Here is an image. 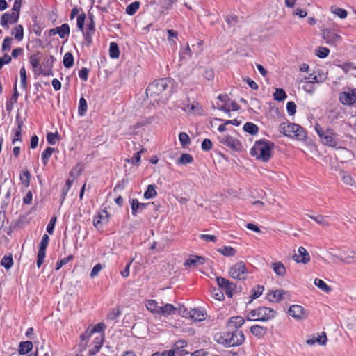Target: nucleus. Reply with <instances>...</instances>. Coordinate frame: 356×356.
<instances>
[{"label": "nucleus", "instance_id": "nucleus-1", "mask_svg": "<svg viewBox=\"0 0 356 356\" xmlns=\"http://www.w3.org/2000/svg\"><path fill=\"white\" fill-rule=\"evenodd\" d=\"M172 80L169 78L155 80L147 86L146 95L152 102L165 104L172 94Z\"/></svg>", "mask_w": 356, "mask_h": 356}, {"label": "nucleus", "instance_id": "nucleus-2", "mask_svg": "<svg viewBox=\"0 0 356 356\" xmlns=\"http://www.w3.org/2000/svg\"><path fill=\"white\" fill-rule=\"evenodd\" d=\"M277 316V311L267 307H261L250 311L247 316L248 321H268Z\"/></svg>", "mask_w": 356, "mask_h": 356}, {"label": "nucleus", "instance_id": "nucleus-3", "mask_svg": "<svg viewBox=\"0 0 356 356\" xmlns=\"http://www.w3.org/2000/svg\"><path fill=\"white\" fill-rule=\"evenodd\" d=\"M273 145L267 142H256L250 150L252 156L263 162L268 161L271 157Z\"/></svg>", "mask_w": 356, "mask_h": 356}, {"label": "nucleus", "instance_id": "nucleus-4", "mask_svg": "<svg viewBox=\"0 0 356 356\" xmlns=\"http://www.w3.org/2000/svg\"><path fill=\"white\" fill-rule=\"evenodd\" d=\"M279 129L284 136L302 140L306 138V134L300 126L288 122H282L279 126Z\"/></svg>", "mask_w": 356, "mask_h": 356}, {"label": "nucleus", "instance_id": "nucleus-5", "mask_svg": "<svg viewBox=\"0 0 356 356\" xmlns=\"http://www.w3.org/2000/svg\"><path fill=\"white\" fill-rule=\"evenodd\" d=\"M315 129L323 145L332 147L337 146V141L335 138L336 134L332 129H327L326 130H323L319 124L315 125Z\"/></svg>", "mask_w": 356, "mask_h": 356}, {"label": "nucleus", "instance_id": "nucleus-6", "mask_svg": "<svg viewBox=\"0 0 356 356\" xmlns=\"http://www.w3.org/2000/svg\"><path fill=\"white\" fill-rule=\"evenodd\" d=\"M105 328V325L103 323H99L95 325L92 328L87 329L83 334L81 335L80 349L83 351L88 346L89 339L94 335L95 333L100 332Z\"/></svg>", "mask_w": 356, "mask_h": 356}, {"label": "nucleus", "instance_id": "nucleus-7", "mask_svg": "<svg viewBox=\"0 0 356 356\" xmlns=\"http://www.w3.org/2000/svg\"><path fill=\"white\" fill-rule=\"evenodd\" d=\"M229 275L233 279L238 280H245L248 276V270L245 266V264L242 261H239L232 266L229 270Z\"/></svg>", "mask_w": 356, "mask_h": 356}, {"label": "nucleus", "instance_id": "nucleus-8", "mask_svg": "<svg viewBox=\"0 0 356 356\" xmlns=\"http://www.w3.org/2000/svg\"><path fill=\"white\" fill-rule=\"evenodd\" d=\"M288 314L296 321H303L308 317L309 313L302 306L293 305L289 307Z\"/></svg>", "mask_w": 356, "mask_h": 356}, {"label": "nucleus", "instance_id": "nucleus-9", "mask_svg": "<svg viewBox=\"0 0 356 356\" xmlns=\"http://www.w3.org/2000/svg\"><path fill=\"white\" fill-rule=\"evenodd\" d=\"M41 60V54L38 52L33 55H31L29 58L30 63L33 67V70L35 74H43L44 75H50L52 74L51 71L49 72H44L41 65L40 64V61Z\"/></svg>", "mask_w": 356, "mask_h": 356}, {"label": "nucleus", "instance_id": "nucleus-10", "mask_svg": "<svg viewBox=\"0 0 356 356\" xmlns=\"http://www.w3.org/2000/svg\"><path fill=\"white\" fill-rule=\"evenodd\" d=\"M340 102L346 106H351L356 102V89H347L339 94Z\"/></svg>", "mask_w": 356, "mask_h": 356}, {"label": "nucleus", "instance_id": "nucleus-11", "mask_svg": "<svg viewBox=\"0 0 356 356\" xmlns=\"http://www.w3.org/2000/svg\"><path fill=\"white\" fill-rule=\"evenodd\" d=\"M245 339L244 334L242 331L236 330L232 334H228L225 339L229 346H235L241 344Z\"/></svg>", "mask_w": 356, "mask_h": 356}, {"label": "nucleus", "instance_id": "nucleus-12", "mask_svg": "<svg viewBox=\"0 0 356 356\" xmlns=\"http://www.w3.org/2000/svg\"><path fill=\"white\" fill-rule=\"evenodd\" d=\"M182 109L188 114L202 115L203 113V109L198 103L191 102L188 99L182 102Z\"/></svg>", "mask_w": 356, "mask_h": 356}, {"label": "nucleus", "instance_id": "nucleus-13", "mask_svg": "<svg viewBox=\"0 0 356 356\" xmlns=\"http://www.w3.org/2000/svg\"><path fill=\"white\" fill-rule=\"evenodd\" d=\"M322 35L326 43L329 44H337L341 41V37L331 29H324Z\"/></svg>", "mask_w": 356, "mask_h": 356}, {"label": "nucleus", "instance_id": "nucleus-14", "mask_svg": "<svg viewBox=\"0 0 356 356\" xmlns=\"http://www.w3.org/2000/svg\"><path fill=\"white\" fill-rule=\"evenodd\" d=\"M108 214L106 209H103L94 217L93 225L97 229H100L108 222Z\"/></svg>", "mask_w": 356, "mask_h": 356}, {"label": "nucleus", "instance_id": "nucleus-15", "mask_svg": "<svg viewBox=\"0 0 356 356\" xmlns=\"http://www.w3.org/2000/svg\"><path fill=\"white\" fill-rule=\"evenodd\" d=\"M218 138L220 143L227 145V147H229L233 149H238L241 147L240 142L237 139L230 136L223 134L222 136H219Z\"/></svg>", "mask_w": 356, "mask_h": 356}, {"label": "nucleus", "instance_id": "nucleus-16", "mask_svg": "<svg viewBox=\"0 0 356 356\" xmlns=\"http://www.w3.org/2000/svg\"><path fill=\"white\" fill-rule=\"evenodd\" d=\"M293 259L297 263L307 264L310 261V256L305 248L300 247L298 252L293 255Z\"/></svg>", "mask_w": 356, "mask_h": 356}, {"label": "nucleus", "instance_id": "nucleus-17", "mask_svg": "<svg viewBox=\"0 0 356 356\" xmlns=\"http://www.w3.org/2000/svg\"><path fill=\"white\" fill-rule=\"evenodd\" d=\"M159 309L158 315L163 317H168L169 316L175 314L177 311V307L169 303L163 304L160 306Z\"/></svg>", "mask_w": 356, "mask_h": 356}, {"label": "nucleus", "instance_id": "nucleus-18", "mask_svg": "<svg viewBox=\"0 0 356 356\" xmlns=\"http://www.w3.org/2000/svg\"><path fill=\"white\" fill-rule=\"evenodd\" d=\"M16 123H17V128L14 130V136L12 140V143L13 145L16 144L17 143H21L22 142V127L24 124L23 121L19 118V115H17L16 117Z\"/></svg>", "mask_w": 356, "mask_h": 356}, {"label": "nucleus", "instance_id": "nucleus-19", "mask_svg": "<svg viewBox=\"0 0 356 356\" xmlns=\"http://www.w3.org/2000/svg\"><path fill=\"white\" fill-rule=\"evenodd\" d=\"M286 294L287 292L282 289L271 291L267 294V298L271 302H278L281 301Z\"/></svg>", "mask_w": 356, "mask_h": 356}, {"label": "nucleus", "instance_id": "nucleus-20", "mask_svg": "<svg viewBox=\"0 0 356 356\" xmlns=\"http://www.w3.org/2000/svg\"><path fill=\"white\" fill-rule=\"evenodd\" d=\"M187 345V342L185 340H179L177 341L173 346L172 349L175 350V353L178 356H185L188 353L184 349V347H186Z\"/></svg>", "mask_w": 356, "mask_h": 356}, {"label": "nucleus", "instance_id": "nucleus-21", "mask_svg": "<svg viewBox=\"0 0 356 356\" xmlns=\"http://www.w3.org/2000/svg\"><path fill=\"white\" fill-rule=\"evenodd\" d=\"M147 205V204L139 202L137 199H132L131 201L132 215L136 216L138 213H141L146 209Z\"/></svg>", "mask_w": 356, "mask_h": 356}, {"label": "nucleus", "instance_id": "nucleus-22", "mask_svg": "<svg viewBox=\"0 0 356 356\" xmlns=\"http://www.w3.org/2000/svg\"><path fill=\"white\" fill-rule=\"evenodd\" d=\"M104 341V336L98 334L95 337L93 341V347L89 350V355H95L100 350Z\"/></svg>", "mask_w": 356, "mask_h": 356}, {"label": "nucleus", "instance_id": "nucleus-23", "mask_svg": "<svg viewBox=\"0 0 356 356\" xmlns=\"http://www.w3.org/2000/svg\"><path fill=\"white\" fill-rule=\"evenodd\" d=\"M327 341V339L326 334L325 332H322L321 334L314 336L312 339L307 340L306 343L309 346H312L316 343H318L320 346H323L326 344Z\"/></svg>", "mask_w": 356, "mask_h": 356}, {"label": "nucleus", "instance_id": "nucleus-24", "mask_svg": "<svg viewBox=\"0 0 356 356\" xmlns=\"http://www.w3.org/2000/svg\"><path fill=\"white\" fill-rule=\"evenodd\" d=\"M205 259L202 257L192 255L184 262L185 266L195 267L204 263Z\"/></svg>", "mask_w": 356, "mask_h": 356}, {"label": "nucleus", "instance_id": "nucleus-25", "mask_svg": "<svg viewBox=\"0 0 356 356\" xmlns=\"http://www.w3.org/2000/svg\"><path fill=\"white\" fill-rule=\"evenodd\" d=\"M244 323V318L240 316H233L227 322V327L229 329H238Z\"/></svg>", "mask_w": 356, "mask_h": 356}, {"label": "nucleus", "instance_id": "nucleus-26", "mask_svg": "<svg viewBox=\"0 0 356 356\" xmlns=\"http://www.w3.org/2000/svg\"><path fill=\"white\" fill-rule=\"evenodd\" d=\"M145 307L152 314L154 315H158L160 306L156 300L152 299L146 300Z\"/></svg>", "mask_w": 356, "mask_h": 356}, {"label": "nucleus", "instance_id": "nucleus-27", "mask_svg": "<svg viewBox=\"0 0 356 356\" xmlns=\"http://www.w3.org/2000/svg\"><path fill=\"white\" fill-rule=\"evenodd\" d=\"M340 174L344 184L350 186H356L355 179L349 172L342 170Z\"/></svg>", "mask_w": 356, "mask_h": 356}, {"label": "nucleus", "instance_id": "nucleus-28", "mask_svg": "<svg viewBox=\"0 0 356 356\" xmlns=\"http://www.w3.org/2000/svg\"><path fill=\"white\" fill-rule=\"evenodd\" d=\"M18 19H13V13H6L1 17V25L4 28H8V23L15 24L17 22Z\"/></svg>", "mask_w": 356, "mask_h": 356}, {"label": "nucleus", "instance_id": "nucleus-29", "mask_svg": "<svg viewBox=\"0 0 356 356\" xmlns=\"http://www.w3.org/2000/svg\"><path fill=\"white\" fill-rule=\"evenodd\" d=\"M191 314L190 318L195 321H202L206 318V314L198 309H191Z\"/></svg>", "mask_w": 356, "mask_h": 356}, {"label": "nucleus", "instance_id": "nucleus-30", "mask_svg": "<svg viewBox=\"0 0 356 356\" xmlns=\"http://www.w3.org/2000/svg\"><path fill=\"white\" fill-rule=\"evenodd\" d=\"M251 333L258 338L263 337L267 332V329L261 325H254L250 327Z\"/></svg>", "mask_w": 356, "mask_h": 356}, {"label": "nucleus", "instance_id": "nucleus-31", "mask_svg": "<svg viewBox=\"0 0 356 356\" xmlns=\"http://www.w3.org/2000/svg\"><path fill=\"white\" fill-rule=\"evenodd\" d=\"M272 269L277 276H284L286 272L285 266L280 261L273 263Z\"/></svg>", "mask_w": 356, "mask_h": 356}, {"label": "nucleus", "instance_id": "nucleus-32", "mask_svg": "<svg viewBox=\"0 0 356 356\" xmlns=\"http://www.w3.org/2000/svg\"><path fill=\"white\" fill-rule=\"evenodd\" d=\"M307 216L309 218L313 219L318 224H319V225H321L322 226H324V227L330 226V222L328 221V217L327 216H322V215H318V216H312V215H309V214H308Z\"/></svg>", "mask_w": 356, "mask_h": 356}, {"label": "nucleus", "instance_id": "nucleus-33", "mask_svg": "<svg viewBox=\"0 0 356 356\" xmlns=\"http://www.w3.org/2000/svg\"><path fill=\"white\" fill-rule=\"evenodd\" d=\"M33 348L32 342L27 341L21 342L19 346V353L20 355H25L28 353Z\"/></svg>", "mask_w": 356, "mask_h": 356}, {"label": "nucleus", "instance_id": "nucleus-34", "mask_svg": "<svg viewBox=\"0 0 356 356\" xmlns=\"http://www.w3.org/2000/svg\"><path fill=\"white\" fill-rule=\"evenodd\" d=\"M218 252L225 257H234L236 254V250L230 246H224L222 248L218 249Z\"/></svg>", "mask_w": 356, "mask_h": 356}, {"label": "nucleus", "instance_id": "nucleus-35", "mask_svg": "<svg viewBox=\"0 0 356 356\" xmlns=\"http://www.w3.org/2000/svg\"><path fill=\"white\" fill-rule=\"evenodd\" d=\"M314 284L318 289H320L321 290L325 293H329L331 291V287L329 286L323 280L321 279L316 278L314 280Z\"/></svg>", "mask_w": 356, "mask_h": 356}, {"label": "nucleus", "instance_id": "nucleus-36", "mask_svg": "<svg viewBox=\"0 0 356 356\" xmlns=\"http://www.w3.org/2000/svg\"><path fill=\"white\" fill-rule=\"evenodd\" d=\"M156 195V186L152 184L148 185L146 191L144 193V197L146 199H152L155 197Z\"/></svg>", "mask_w": 356, "mask_h": 356}, {"label": "nucleus", "instance_id": "nucleus-37", "mask_svg": "<svg viewBox=\"0 0 356 356\" xmlns=\"http://www.w3.org/2000/svg\"><path fill=\"white\" fill-rule=\"evenodd\" d=\"M55 30L57 34H58L61 38H63L65 35L69 34L70 26L67 24H63L60 26L55 28Z\"/></svg>", "mask_w": 356, "mask_h": 356}, {"label": "nucleus", "instance_id": "nucleus-38", "mask_svg": "<svg viewBox=\"0 0 356 356\" xmlns=\"http://www.w3.org/2000/svg\"><path fill=\"white\" fill-rule=\"evenodd\" d=\"M217 108L219 110H221V111H225V112H226L227 113H229L231 109L232 111H237V110H238L239 106L237 104V103L232 102L230 106L229 105H227V104L218 105Z\"/></svg>", "mask_w": 356, "mask_h": 356}, {"label": "nucleus", "instance_id": "nucleus-39", "mask_svg": "<svg viewBox=\"0 0 356 356\" xmlns=\"http://www.w3.org/2000/svg\"><path fill=\"white\" fill-rule=\"evenodd\" d=\"M12 34L15 35V38L18 41H21L24 37L23 26L22 25H17L13 30Z\"/></svg>", "mask_w": 356, "mask_h": 356}, {"label": "nucleus", "instance_id": "nucleus-40", "mask_svg": "<svg viewBox=\"0 0 356 356\" xmlns=\"http://www.w3.org/2000/svg\"><path fill=\"white\" fill-rule=\"evenodd\" d=\"M109 55L112 58H118L120 56V51L115 42H111L109 48Z\"/></svg>", "mask_w": 356, "mask_h": 356}, {"label": "nucleus", "instance_id": "nucleus-41", "mask_svg": "<svg viewBox=\"0 0 356 356\" xmlns=\"http://www.w3.org/2000/svg\"><path fill=\"white\" fill-rule=\"evenodd\" d=\"M54 151V148L49 147L42 153V160L44 165H47L49 159Z\"/></svg>", "mask_w": 356, "mask_h": 356}, {"label": "nucleus", "instance_id": "nucleus-42", "mask_svg": "<svg viewBox=\"0 0 356 356\" xmlns=\"http://www.w3.org/2000/svg\"><path fill=\"white\" fill-rule=\"evenodd\" d=\"M193 161V156L189 154H182L177 161V163L180 165H186Z\"/></svg>", "mask_w": 356, "mask_h": 356}, {"label": "nucleus", "instance_id": "nucleus-43", "mask_svg": "<svg viewBox=\"0 0 356 356\" xmlns=\"http://www.w3.org/2000/svg\"><path fill=\"white\" fill-rule=\"evenodd\" d=\"M21 7V0H15L12 8L13 18V19H19V11Z\"/></svg>", "mask_w": 356, "mask_h": 356}, {"label": "nucleus", "instance_id": "nucleus-44", "mask_svg": "<svg viewBox=\"0 0 356 356\" xmlns=\"http://www.w3.org/2000/svg\"><path fill=\"white\" fill-rule=\"evenodd\" d=\"M243 129L245 131L252 134L254 135L258 132V127L251 122H247L243 126Z\"/></svg>", "mask_w": 356, "mask_h": 356}, {"label": "nucleus", "instance_id": "nucleus-45", "mask_svg": "<svg viewBox=\"0 0 356 356\" xmlns=\"http://www.w3.org/2000/svg\"><path fill=\"white\" fill-rule=\"evenodd\" d=\"M1 265L6 270H9L13 265L12 256H4L1 261Z\"/></svg>", "mask_w": 356, "mask_h": 356}, {"label": "nucleus", "instance_id": "nucleus-46", "mask_svg": "<svg viewBox=\"0 0 356 356\" xmlns=\"http://www.w3.org/2000/svg\"><path fill=\"white\" fill-rule=\"evenodd\" d=\"M87 109H88L87 102L83 97H81L79 100V106L78 108L79 115L81 116H83L86 114Z\"/></svg>", "mask_w": 356, "mask_h": 356}, {"label": "nucleus", "instance_id": "nucleus-47", "mask_svg": "<svg viewBox=\"0 0 356 356\" xmlns=\"http://www.w3.org/2000/svg\"><path fill=\"white\" fill-rule=\"evenodd\" d=\"M74 64V57L70 52L66 53L63 57V65L65 67L70 68Z\"/></svg>", "mask_w": 356, "mask_h": 356}, {"label": "nucleus", "instance_id": "nucleus-48", "mask_svg": "<svg viewBox=\"0 0 356 356\" xmlns=\"http://www.w3.org/2000/svg\"><path fill=\"white\" fill-rule=\"evenodd\" d=\"M340 261L347 263L352 264L356 262V253L355 252H350L344 257L340 258Z\"/></svg>", "mask_w": 356, "mask_h": 356}, {"label": "nucleus", "instance_id": "nucleus-49", "mask_svg": "<svg viewBox=\"0 0 356 356\" xmlns=\"http://www.w3.org/2000/svg\"><path fill=\"white\" fill-rule=\"evenodd\" d=\"M139 7L140 3L138 1H134L127 6L126 13L129 15H133L138 10Z\"/></svg>", "mask_w": 356, "mask_h": 356}, {"label": "nucleus", "instance_id": "nucleus-50", "mask_svg": "<svg viewBox=\"0 0 356 356\" xmlns=\"http://www.w3.org/2000/svg\"><path fill=\"white\" fill-rule=\"evenodd\" d=\"M19 178H20V180L22 181V182L26 186H28L29 185L31 174L27 170H23L20 173Z\"/></svg>", "mask_w": 356, "mask_h": 356}, {"label": "nucleus", "instance_id": "nucleus-51", "mask_svg": "<svg viewBox=\"0 0 356 356\" xmlns=\"http://www.w3.org/2000/svg\"><path fill=\"white\" fill-rule=\"evenodd\" d=\"M331 9L332 12L341 19H344L347 17V11L343 8H340L337 6H332Z\"/></svg>", "mask_w": 356, "mask_h": 356}, {"label": "nucleus", "instance_id": "nucleus-52", "mask_svg": "<svg viewBox=\"0 0 356 356\" xmlns=\"http://www.w3.org/2000/svg\"><path fill=\"white\" fill-rule=\"evenodd\" d=\"M35 356H49V348L47 346L42 345L37 348Z\"/></svg>", "mask_w": 356, "mask_h": 356}, {"label": "nucleus", "instance_id": "nucleus-53", "mask_svg": "<svg viewBox=\"0 0 356 356\" xmlns=\"http://www.w3.org/2000/svg\"><path fill=\"white\" fill-rule=\"evenodd\" d=\"M274 99L277 101H282L286 97V94L282 88H277L273 94Z\"/></svg>", "mask_w": 356, "mask_h": 356}, {"label": "nucleus", "instance_id": "nucleus-54", "mask_svg": "<svg viewBox=\"0 0 356 356\" xmlns=\"http://www.w3.org/2000/svg\"><path fill=\"white\" fill-rule=\"evenodd\" d=\"M179 140L181 145L183 147L188 145L191 143V140H190L188 135L185 132H181L179 134Z\"/></svg>", "mask_w": 356, "mask_h": 356}, {"label": "nucleus", "instance_id": "nucleus-55", "mask_svg": "<svg viewBox=\"0 0 356 356\" xmlns=\"http://www.w3.org/2000/svg\"><path fill=\"white\" fill-rule=\"evenodd\" d=\"M49 241V238L48 235L44 234L42 236V240L40 241V249H39L38 252H44L45 253L46 248H47V246L48 245Z\"/></svg>", "mask_w": 356, "mask_h": 356}, {"label": "nucleus", "instance_id": "nucleus-56", "mask_svg": "<svg viewBox=\"0 0 356 356\" xmlns=\"http://www.w3.org/2000/svg\"><path fill=\"white\" fill-rule=\"evenodd\" d=\"M211 296L217 300H222L225 298L224 294L220 289H213L211 291Z\"/></svg>", "mask_w": 356, "mask_h": 356}, {"label": "nucleus", "instance_id": "nucleus-57", "mask_svg": "<svg viewBox=\"0 0 356 356\" xmlns=\"http://www.w3.org/2000/svg\"><path fill=\"white\" fill-rule=\"evenodd\" d=\"M19 94L17 92L16 86H15V92L12 97L10 98V102L7 103L6 108L7 110L9 111L12 108L13 105L17 102Z\"/></svg>", "mask_w": 356, "mask_h": 356}, {"label": "nucleus", "instance_id": "nucleus-58", "mask_svg": "<svg viewBox=\"0 0 356 356\" xmlns=\"http://www.w3.org/2000/svg\"><path fill=\"white\" fill-rule=\"evenodd\" d=\"M330 50L326 47H319L316 49V56L319 58H324L329 54Z\"/></svg>", "mask_w": 356, "mask_h": 356}, {"label": "nucleus", "instance_id": "nucleus-59", "mask_svg": "<svg viewBox=\"0 0 356 356\" xmlns=\"http://www.w3.org/2000/svg\"><path fill=\"white\" fill-rule=\"evenodd\" d=\"M235 289H236V285L234 284H233L232 282H230L224 288V289H225V291L226 292V294L229 297H232V296L233 293L235 291Z\"/></svg>", "mask_w": 356, "mask_h": 356}, {"label": "nucleus", "instance_id": "nucleus-60", "mask_svg": "<svg viewBox=\"0 0 356 356\" xmlns=\"http://www.w3.org/2000/svg\"><path fill=\"white\" fill-rule=\"evenodd\" d=\"M103 266L101 264H96L92 269L90 276L91 278H94L97 276L99 273L102 270Z\"/></svg>", "mask_w": 356, "mask_h": 356}, {"label": "nucleus", "instance_id": "nucleus-61", "mask_svg": "<svg viewBox=\"0 0 356 356\" xmlns=\"http://www.w3.org/2000/svg\"><path fill=\"white\" fill-rule=\"evenodd\" d=\"M19 74H20L22 87L25 88L26 87L27 82H26V70H25V68L24 67L20 69Z\"/></svg>", "mask_w": 356, "mask_h": 356}, {"label": "nucleus", "instance_id": "nucleus-62", "mask_svg": "<svg viewBox=\"0 0 356 356\" xmlns=\"http://www.w3.org/2000/svg\"><path fill=\"white\" fill-rule=\"evenodd\" d=\"M287 112L289 115H293L296 112V105L293 102H289L286 105Z\"/></svg>", "mask_w": 356, "mask_h": 356}, {"label": "nucleus", "instance_id": "nucleus-63", "mask_svg": "<svg viewBox=\"0 0 356 356\" xmlns=\"http://www.w3.org/2000/svg\"><path fill=\"white\" fill-rule=\"evenodd\" d=\"M12 41H13V39L11 38L6 37L4 39L3 42L2 50L3 51L10 50V49L11 47Z\"/></svg>", "mask_w": 356, "mask_h": 356}, {"label": "nucleus", "instance_id": "nucleus-64", "mask_svg": "<svg viewBox=\"0 0 356 356\" xmlns=\"http://www.w3.org/2000/svg\"><path fill=\"white\" fill-rule=\"evenodd\" d=\"M212 148V142L208 138H205L202 143V149L204 151H209Z\"/></svg>", "mask_w": 356, "mask_h": 356}]
</instances>
